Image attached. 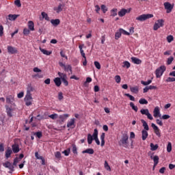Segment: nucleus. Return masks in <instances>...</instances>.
<instances>
[{"label": "nucleus", "mask_w": 175, "mask_h": 175, "mask_svg": "<svg viewBox=\"0 0 175 175\" xmlns=\"http://www.w3.org/2000/svg\"><path fill=\"white\" fill-rule=\"evenodd\" d=\"M129 136H128V134H123L118 142L119 146L124 147V148H128V146H129Z\"/></svg>", "instance_id": "obj_1"}, {"label": "nucleus", "mask_w": 175, "mask_h": 175, "mask_svg": "<svg viewBox=\"0 0 175 175\" xmlns=\"http://www.w3.org/2000/svg\"><path fill=\"white\" fill-rule=\"evenodd\" d=\"M154 15L152 14H142L136 18L137 21H146V20H148V18H152Z\"/></svg>", "instance_id": "obj_2"}, {"label": "nucleus", "mask_w": 175, "mask_h": 175, "mask_svg": "<svg viewBox=\"0 0 175 175\" xmlns=\"http://www.w3.org/2000/svg\"><path fill=\"white\" fill-rule=\"evenodd\" d=\"M165 70H166V67L165 66H161L159 68H158L156 70V77L157 79H159V77H161V76L163 75Z\"/></svg>", "instance_id": "obj_3"}, {"label": "nucleus", "mask_w": 175, "mask_h": 175, "mask_svg": "<svg viewBox=\"0 0 175 175\" xmlns=\"http://www.w3.org/2000/svg\"><path fill=\"white\" fill-rule=\"evenodd\" d=\"M165 21L163 19H159L153 26L154 31H158L161 27H163Z\"/></svg>", "instance_id": "obj_4"}, {"label": "nucleus", "mask_w": 175, "mask_h": 175, "mask_svg": "<svg viewBox=\"0 0 175 175\" xmlns=\"http://www.w3.org/2000/svg\"><path fill=\"white\" fill-rule=\"evenodd\" d=\"M67 128H70V129H75L76 128V119L71 118L67 122Z\"/></svg>", "instance_id": "obj_5"}, {"label": "nucleus", "mask_w": 175, "mask_h": 175, "mask_svg": "<svg viewBox=\"0 0 175 175\" xmlns=\"http://www.w3.org/2000/svg\"><path fill=\"white\" fill-rule=\"evenodd\" d=\"M164 8L166 10V13H172V10H173L174 5L169 2L164 3Z\"/></svg>", "instance_id": "obj_6"}, {"label": "nucleus", "mask_w": 175, "mask_h": 175, "mask_svg": "<svg viewBox=\"0 0 175 175\" xmlns=\"http://www.w3.org/2000/svg\"><path fill=\"white\" fill-rule=\"evenodd\" d=\"M151 126L154 130V132L158 137H161V130H159V128H158V126H157L155 124L152 123Z\"/></svg>", "instance_id": "obj_7"}, {"label": "nucleus", "mask_w": 175, "mask_h": 175, "mask_svg": "<svg viewBox=\"0 0 175 175\" xmlns=\"http://www.w3.org/2000/svg\"><path fill=\"white\" fill-rule=\"evenodd\" d=\"M153 116L154 117V118H158V117L161 118V111L159 110V107H156L154 109Z\"/></svg>", "instance_id": "obj_8"}, {"label": "nucleus", "mask_w": 175, "mask_h": 175, "mask_svg": "<svg viewBox=\"0 0 175 175\" xmlns=\"http://www.w3.org/2000/svg\"><path fill=\"white\" fill-rule=\"evenodd\" d=\"M93 138H94V140H95L97 146H100V142L99 141V138H98V129H94V131Z\"/></svg>", "instance_id": "obj_9"}, {"label": "nucleus", "mask_w": 175, "mask_h": 175, "mask_svg": "<svg viewBox=\"0 0 175 175\" xmlns=\"http://www.w3.org/2000/svg\"><path fill=\"white\" fill-rule=\"evenodd\" d=\"M3 166H4V167H6L7 169H9V170H10L11 172H14V166H13L9 161L3 163Z\"/></svg>", "instance_id": "obj_10"}, {"label": "nucleus", "mask_w": 175, "mask_h": 175, "mask_svg": "<svg viewBox=\"0 0 175 175\" xmlns=\"http://www.w3.org/2000/svg\"><path fill=\"white\" fill-rule=\"evenodd\" d=\"M8 51L10 54H17L18 53L17 48L12 46H8Z\"/></svg>", "instance_id": "obj_11"}, {"label": "nucleus", "mask_w": 175, "mask_h": 175, "mask_svg": "<svg viewBox=\"0 0 175 175\" xmlns=\"http://www.w3.org/2000/svg\"><path fill=\"white\" fill-rule=\"evenodd\" d=\"M129 12H131V10L122 8V10H120V11L118 12V14L119 17H124V16H125V14H126L127 13H129Z\"/></svg>", "instance_id": "obj_12"}, {"label": "nucleus", "mask_w": 175, "mask_h": 175, "mask_svg": "<svg viewBox=\"0 0 175 175\" xmlns=\"http://www.w3.org/2000/svg\"><path fill=\"white\" fill-rule=\"evenodd\" d=\"M54 12H56V13H61L62 10H64V5L62 3H59L57 7L53 8Z\"/></svg>", "instance_id": "obj_13"}, {"label": "nucleus", "mask_w": 175, "mask_h": 175, "mask_svg": "<svg viewBox=\"0 0 175 175\" xmlns=\"http://www.w3.org/2000/svg\"><path fill=\"white\" fill-rule=\"evenodd\" d=\"M70 115L68 113H65L63 115H60L59 118L60 120V122H64L66 121V119L69 118Z\"/></svg>", "instance_id": "obj_14"}, {"label": "nucleus", "mask_w": 175, "mask_h": 175, "mask_svg": "<svg viewBox=\"0 0 175 175\" xmlns=\"http://www.w3.org/2000/svg\"><path fill=\"white\" fill-rule=\"evenodd\" d=\"M12 148L14 154H17L20 152V146H18V144H13L12 146Z\"/></svg>", "instance_id": "obj_15"}, {"label": "nucleus", "mask_w": 175, "mask_h": 175, "mask_svg": "<svg viewBox=\"0 0 175 175\" xmlns=\"http://www.w3.org/2000/svg\"><path fill=\"white\" fill-rule=\"evenodd\" d=\"M131 59V62H133V64H135V65H140V64H142V60H140V59L137 57H132Z\"/></svg>", "instance_id": "obj_16"}, {"label": "nucleus", "mask_w": 175, "mask_h": 175, "mask_svg": "<svg viewBox=\"0 0 175 175\" xmlns=\"http://www.w3.org/2000/svg\"><path fill=\"white\" fill-rule=\"evenodd\" d=\"M141 122L142 124V126H144V131H150V127L148 126V124H147V122H146V120L142 119Z\"/></svg>", "instance_id": "obj_17"}, {"label": "nucleus", "mask_w": 175, "mask_h": 175, "mask_svg": "<svg viewBox=\"0 0 175 175\" xmlns=\"http://www.w3.org/2000/svg\"><path fill=\"white\" fill-rule=\"evenodd\" d=\"M53 81L57 87H60L61 84H62V82L61 81V78L59 77L55 78Z\"/></svg>", "instance_id": "obj_18"}, {"label": "nucleus", "mask_w": 175, "mask_h": 175, "mask_svg": "<svg viewBox=\"0 0 175 175\" xmlns=\"http://www.w3.org/2000/svg\"><path fill=\"white\" fill-rule=\"evenodd\" d=\"M60 23H61V21H59V19H52V20H51V23L54 27H57V26L59 25Z\"/></svg>", "instance_id": "obj_19"}, {"label": "nucleus", "mask_w": 175, "mask_h": 175, "mask_svg": "<svg viewBox=\"0 0 175 175\" xmlns=\"http://www.w3.org/2000/svg\"><path fill=\"white\" fill-rule=\"evenodd\" d=\"M13 109L10 108L9 107H6L7 116L8 117H13Z\"/></svg>", "instance_id": "obj_20"}, {"label": "nucleus", "mask_w": 175, "mask_h": 175, "mask_svg": "<svg viewBox=\"0 0 175 175\" xmlns=\"http://www.w3.org/2000/svg\"><path fill=\"white\" fill-rule=\"evenodd\" d=\"M12 153H13V150H12L10 148H8L5 150V158L7 159L10 158V156L12 155Z\"/></svg>", "instance_id": "obj_21"}, {"label": "nucleus", "mask_w": 175, "mask_h": 175, "mask_svg": "<svg viewBox=\"0 0 175 175\" xmlns=\"http://www.w3.org/2000/svg\"><path fill=\"white\" fill-rule=\"evenodd\" d=\"M28 28L30 31H35V25L33 21H29L28 22Z\"/></svg>", "instance_id": "obj_22"}, {"label": "nucleus", "mask_w": 175, "mask_h": 175, "mask_svg": "<svg viewBox=\"0 0 175 175\" xmlns=\"http://www.w3.org/2000/svg\"><path fill=\"white\" fill-rule=\"evenodd\" d=\"M142 140H146L147 139V137H148V132H147V131L146 130H142Z\"/></svg>", "instance_id": "obj_23"}, {"label": "nucleus", "mask_w": 175, "mask_h": 175, "mask_svg": "<svg viewBox=\"0 0 175 175\" xmlns=\"http://www.w3.org/2000/svg\"><path fill=\"white\" fill-rule=\"evenodd\" d=\"M83 47H84V44H80L79 46V49L80 50L81 55L83 58H85V53H84V50H83Z\"/></svg>", "instance_id": "obj_24"}, {"label": "nucleus", "mask_w": 175, "mask_h": 175, "mask_svg": "<svg viewBox=\"0 0 175 175\" xmlns=\"http://www.w3.org/2000/svg\"><path fill=\"white\" fill-rule=\"evenodd\" d=\"M17 17H18V15L9 14L8 15V20H10V21H14L17 19Z\"/></svg>", "instance_id": "obj_25"}, {"label": "nucleus", "mask_w": 175, "mask_h": 175, "mask_svg": "<svg viewBox=\"0 0 175 175\" xmlns=\"http://www.w3.org/2000/svg\"><path fill=\"white\" fill-rule=\"evenodd\" d=\"M58 76L59 77V78L60 80H65V79H68V77L66 76V74L62 73L61 72H57Z\"/></svg>", "instance_id": "obj_26"}, {"label": "nucleus", "mask_w": 175, "mask_h": 175, "mask_svg": "<svg viewBox=\"0 0 175 175\" xmlns=\"http://www.w3.org/2000/svg\"><path fill=\"white\" fill-rule=\"evenodd\" d=\"M40 51H41V53H42V54H44V55H51V53H52L51 51H49L46 49H43L41 47H40Z\"/></svg>", "instance_id": "obj_27"}, {"label": "nucleus", "mask_w": 175, "mask_h": 175, "mask_svg": "<svg viewBox=\"0 0 175 175\" xmlns=\"http://www.w3.org/2000/svg\"><path fill=\"white\" fill-rule=\"evenodd\" d=\"M82 154H94V149H92V148H88V149L82 151Z\"/></svg>", "instance_id": "obj_28"}, {"label": "nucleus", "mask_w": 175, "mask_h": 175, "mask_svg": "<svg viewBox=\"0 0 175 175\" xmlns=\"http://www.w3.org/2000/svg\"><path fill=\"white\" fill-rule=\"evenodd\" d=\"M41 16L42 18H44V20H46V21H50V17H49V15L47 14V13L42 12L41 13Z\"/></svg>", "instance_id": "obj_29"}, {"label": "nucleus", "mask_w": 175, "mask_h": 175, "mask_svg": "<svg viewBox=\"0 0 175 175\" xmlns=\"http://www.w3.org/2000/svg\"><path fill=\"white\" fill-rule=\"evenodd\" d=\"M94 140V135L91 134L88 135V144H92V141Z\"/></svg>", "instance_id": "obj_30"}, {"label": "nucleus", "mask_w": 175, "mask_h": 175, "mask_svg": "<svg viewBox=\"0 0 175 175\" xmlns=\"http://www.w3.org/2000/svg\"><path fill=\"white\" fill-rule=\"evenodd\" d=\"M13 99H14V96L13 95H10L6 97V102L7 103H12L13 101Z\"/></svg>", "instance_id": "obj_31"}, {"label": "nucleus", "mask_w": 175, "mask_h": 175, "mask_svg": "<svg viewBox=\"0 0 175 175\" xmlns=\"http://www.w3.org/2000/svg\"><path fill=\"white\" fill-rule=\"evenodd\" d=\"M106 135L105 134V133H103L100 135V140H101V147H103V146H105V137Z\"/></svg>", "instance_id": "obj_32"}, {"label": "nucleus", "mask_w": 175, "mask_h": 175, "mask_svg": "<svg viewBox=\"0 0 175 175\" xmlns=\"http://www.w3.org/2000/svg\"><path fill=\"white\" fill-rule=\"evenodd\" d=\"M159 146H158V144H152V143H151L150 144V150H152V151H157V150H158V148H159Z\"/></svg>", "instance_id": "obj_33"}, {"label": "nucleus", "mask_w": 175, "mask_h": 175, "mask_svg": "<svg viewBox=\"0 0 175 175\" xmlns=\"http://www.w3.org/2000/svg\"><path fill=\"white\" fill-rule=\"evenodd\" d=\"M130 90L133 92V94H137L139 92V88L137 86L131 87Z\"/></svg>", "instance_id": "obj_34"}, {"label": "nucleus", "mask_w": 175, "mask_h": 175, "mask_svg": "<svg viewBox=\"0 0 175 175\" xmlns=\"http://www.w3.org/2000/svg\"><path fill=\"white\" fill-rule=\"evenodd\" d=\"M153 161H154V166H157L158 163H159V157L156 155L153 157Z\"/></svg>", "instance_id": "obj_35"}, {"label": "nucleus", "mask_w": 175, "mask_h": 175, "mask_svg": "<svg viewBox=\"0 0 175 175\" xmlns=\"http://www.w3.org/2000/svg\"><path fill=\"white\" fill-rule=\"evenodd\" d=\"M130 106L131 107L132 109L134 110V111H135V113H137L139 108H137V106L135 105V103H133V102H131Z\"/></svg>", "instance_id": "obj_36"}, {"label": "nucleus", "mask_w": 175, "mask_h": 175, "mask_svg": "<svg viewBox=\"0 0 175 175\" xmlns=\"http://www.w3.org/2000/svg\"><path fill=\"white\" fill-rule=\"evenodd\" d=\"M118 10H117V8H113L111 10V16L112 17H116V16H117V12Z\"/></svg>", "instance_id": "obj_37"}, {"label": "nucleus", "mask_w": 175, "mask_h": 175, "mask_svg": "<svg viewBox=\"0 0 175 175\" xmlns=\"http://www.w3.org/2000/svg\"><path fill=\"white\" fill-rule=\"evenodd\" d=\"M25 100H32V94L31 93H27Z\"/></svg>", "instance_id": "obj_38"}, {"label": "nucleus", "mask_w": 175, "mask_h": 175, "mask_svg": "<svg viewBox=\"0 0 175 175\" xmlns=\"http://www.w3.org/2000/svg\"><path fill=\"white\" fill-rule=\"evenodd\" d=\"M64 70H65V72L70 71V73H72V66L70 64L65 66Z\"/></svg>", "instance_id": "obj_39"}, {"label": "nucleus", "mask_w": 175, "mask_h": 175, "mask_svg": "<svg viewBox=\"0 0 175 175\" xmlns=\"http://www.w3.org/2000/svg\"><path fill=\"white\" fill-rule=\"evenodd\" d=\"M123 68H126L127 69H129L131 68V63L128 61H125L123 62Z\"/></svg>", "instance_id": "obj_40"}, {"label": "nucleus", "mask_w": 175, "mask_h": 175, "mask_svg": "<svg viewBox=\"0 0 175 175\" xmlns=\"http://www.w3.org/2000/svg\"><path fill=\"white\" fill-rule=\"evenodd\" d=\"M121 35H122V33L119 29V31L116 32L115 34V39L116 40H118V39H120V38H121Z\"/></svg>", "instance_id": "obj_41"}, {"label": "nucleus", "mask_w": 175, "mask_h": 175, "mask_svg": "<svg viewBox=\"0 0 175 175\" xmlns=\"http://www.w3.org/2000/svg\"><path fill=\"white\" fill-rule=\"evenodd\" d=\"M151 83H152V79H149L148 80V81H141V83L143 85H149V84H151Z\"/></svg>", "instance_id": "obj_42"}, {"label": "nucleus", "mask_w": 175, "mask_h": 175, "mask_svg": "<svg viewBox=\"0 0 175 175\" xmlns=\"http://www.w3.org/2000/svg\"><path fill=\"white\" fill-rule=\"evenodd\" d=\"M139 103H140V105H148V101H147L146 98H141L139 100Z\"/></svg>", "instance_id": "obj_43"}, {"label": "nucleus", "mask_w": 175, "mask_h": 175, "mask_svg": "<svg viewBox=\"0 0 175 175\" xmlns=\"http://www.w3.org/2000/svg\"><path fill=\"white\" fill-rule=\"evenodd\" d=\"M150 112V111H148V109H142L140 110V113L141 114H142L143 116H146L147 113H148Z\"/></svg>", "instance_id": "obj_44"}, {"label": "nucleus", "mask_w": 175, "mask_h": 175, "mask_svg": "<svg viewBox=\"0 0 175 175\" xmlns=\"http://www.w3.org/2000/svg\"><path fill=\"white\" fill-rule=\"evenodd\" d=\"M33 135L36 136L38 139H42V136H43L41 131L33 133Z\"/></svg>", "instance_id": "obj_45"}, {"label": "nucleus", "mask_w": 175, "mask_h": 175, "mask_svg": "<svg viewBox=\"0 0 175 175\" xmlns=\"http://www.w3.org/2000/svg\"><path fill=\"white\" fill-rule=\"evenodd\" d=\"M104 167L106 170H109V172L110 170H111V168L110 167V165H109V163H107V161H105Z\"/></svg>", "instance_id": "obj_46"}, {"label": "nucleus", "mask_w": 175, "mask_h": 175, "mask_svg": "<svg viewBox=\"0 0 175 175\" xmlns=\"http://www.w3.org/2000/svg\"><path fill=\"white\" fill-rule=\"evenodd\" d=\"M167 40L168 43H172V42H173L174 40V38L173 37V36L170 35V36H167Z\"/></svg>", "instance_id": "obj_47"}, {"label": "nucleus", "mask_w": 175, "mask_h": 175, "mask_svg": "<svg viewBox=\"0 0 175 175\" xmlns=\"http://www.w3.org/2000/svg\"><path fill=\"white\" fill-rule=\"evenodd\" d=\"M49 118H51V120H57L58 118V114L53 113L49 116Z\"/></svg>", "instance_id": "obj_48"}, {"label": "nucleus", "mask_w": 175, "mask_h": 175, "mask_svg": "<svg viewBox=\"0 0 175 175\" xmlns=\"http://www.w3.org/2000/svg\"><path fill=\"white\" fill-rule=\"evenodd\" d=\"M33 91V88L32 85H29L27 87V94H31Z\"/></svg>", "instance_id": "obj_49"}, {"label": "nucleus", "mask_w": 175, "mask_h": 175, "mask_svg": "<svg viewBox=\"0 0 175 175\" xmlns=\"http://www.w3.org/2000/svg\"><path fill=\"white\" fill-rule=\"evenodd\" d=\"M174 60V58L173 57H170L167 60V65H171L172 62Z\"/></svg>", "instance_id": "obj_50"}, {"label": "nucleus", "mask_w": 175, "mask_h": 175, "mask_svg": "<svg viewBox=\"0 0 175 175\" xmlns=\"http://www.w3.org/2000/svg\"><path fill=\"white\" fill-rule=\"evenodd\" d=\"M91 81H92V79L91 77H87L86 81L83 83L84 87H87V83H91Z\"/></svg>", "instance_id": "obj_51"}, {"label": "nucleus", "mask_w": 175, "mask_h": 175, "mask_svg": "<svg viewBox=\"0 0 175 175\" xmlns=\"http://www.w3.org/2000/svg\"><path fill=\"white\" fill-rule=\"evenodd\" d=\"M62 152H63V154H64V155H65L66 157H69V154H70V149L68 148V149H67V150H65L63 151Z\"/></svg>", "instance_id": "obj_52"}, {"label": "nucleus", "mask_w": 175, "mask_h": 175, "mask_svg": "<svg viewBox=\"0 0 175 175\" xmlns=\"http://www.w3.org/2000/svg\"><path fill=\"white\" fill-rule=\"evenodd\" d=\"M167 152H172V143L171 142H168V144H167Z\"/></svg>", "instance_id": "obj_53"}, {"label": "nucleus", "mask_w": 175, "mask_h": 175, "mask_svg": "<svg viewBox=\"0 0 175 175\" xmlns=\"http://www.w3.org/2000/svg\"><path fill=\"white\" fill-rule=\"evenodd\" d=\"M165 81H166L167 83H173V82L175 81V78H174V77H168V78L165 80Z\"/></svg>", "instance_id": "obj_54"}, {"label": "nucleus", "mask_w": 175, "mask_h": 175, "mask_svg": "<svg viewBox=\"0 0 175 175\" xmlns=\"http://www.w3.org/2000/svg\"><path fill=\"white\" fill-rule=\"evenodd\" d=\"M125 96H127L128 98H129L130 100H133V102H135V97L129 94H124Z\"/></svg>", "instance_id": "obj_55"}, {"label": "nucleus", "mask_w": 175, "mask_h": 175, "mask_svg": "<svg viewBox=\"0 0 175 175\" xmlns=\"http://www.w3.org/2000/svg\"><path fill=\"white\" fill-rule=\"evenodd\" d=\"M120 32H122V33L123 35H127L128 36H129V35H131V33L126 31H125L124 29H120Z\"/></svg>", "instance_id": "obj_56"}, {"label": "nucleus", "mask_w": 175, "mask_h": 175, "mask_svg": "<svg viewBox=\"0 0 175 175\" xmlns=\"http://www.w3.org/2000/svg\"><path fill=\"white\" fill-rule=\"evenodd\" d=\"M101 10L103 13H106V12L108 10L107 7H106L105 5H101Z\"/></svg>", "instance_id": "obj_57"}, {"label": "nucleus", "mask_w": 175, "mask_h": 175, "mask_svg": "<svg viewBox=\"0 0 175 175\" xmlns=\"http://www.w3.org/2000/svg\"><path fill=\"white\" fill-rule=\"evenodd\" d=\"M115 80L118 83H121V77L120 75L115 76Z\"/></svg>", "instance_id": "obj_58"}, {"label": "nucleus", "mask_w": 175, "mask_h": 175, "mask_svg": "<svg viewBox=\"0 0 175 175\" xmlns=\"http://www.w3.org/2000/svg\"><path fill=\"white\" fill-rule=\"evenodd\" d=\"M14 5H16V6L18 8H21V1L20 0H16L14 1Z\"/></svg>", "instance_id": "obj_59"}, {"label": "nucleus", "mask_w": 175, "mask_h": 175, "mask_svg": "<svg viewBox=\"0 0 175 175\" xmlns=\"http://www.w3.org/2000/svg\"><path fill=\"white\" fill-rule=\"evenodd\" d=\"M72 152L73 154H77V147L75 144H72Z\"/></svg>", "instance_id": "obj_60"}, {"label": "nucleus", "mask_w": 175, "mask_h": 175, "mask_svg": "<svg viewBox=\"0 0 175 175\" xmlns=\"http://www.w3.org/2000/svg\"><path fill=\"white\" fill-rule=\"evenodd\" d=\"M58 99L59 100H62V99H64V94H62V92L58 93Z\"/></svg>", "instance_id": "obj_61"}, {"label": "nucleus", "mask_w": 175, "mask_h": 175, "mask_svg": "<svg viewBox=\"0 0 175 175\" xmlns=\"http://www.w3.org/2000/svg\"><path fill=\"white\" fill-rule=\"evenodd\" d=\"M94 66H96V69H100V63H99V62H94Z\"/></svg>", "instance_id": "obj_62"}, {"label": "nucleus", "mask_w": 175, "mask_h": 175, "mask_svg": "<svg viewBox=\"0 0 175 175\" xmlns=\"http://www.w3.org/2000/svg\"><path fill=\"white\" fill-rule=\"evenodd\" d=\"M55 157L57 159H61V152H55Z\"/></svg>", "instance_id": "obj_63"}, {"label": "nucleus", "mask_w": 175, "mask_h": 175, "mask_svg": "<svg viewBox=\"0 0 175 175\" xmlns=\"http://www.w3.org/2000/svg\"><path fill=\"white\" fill-rule=\"evenodd\" d=\"M30 31L29 29L25 28L23 29V35H29Z\"/></svg>", "instance_id": "obj_64"}]
</instances>
